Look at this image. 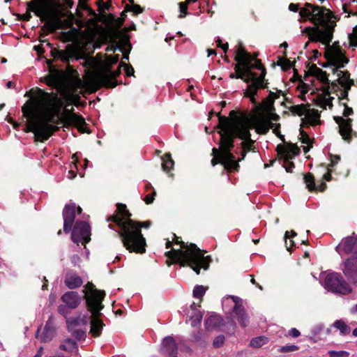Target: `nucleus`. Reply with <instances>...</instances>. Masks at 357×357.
I'll list each match as a JSON object with an SVG mask.
<instances>
[{"instance_id":"f257e3e1","label":"nucleus","mask_w":357,"mask_h":357,"mask_svg":"<svg viewBox=\"0 0 357 357\" xmlns=\"http://www.w3.org/2000/svg\"><path fill=\"white\" fill-rule=\"evenodd\" d=\"M23 115L27 119L26 132L34 133L37 141L43 142L47 140L59 129V122L64 125H74L82 132L85 120L81 116L65 109L59 117L53 111V97L50 93L38 89L31 100L22 107Z\"/></svg>"},{"instance_id":"f03ea898","label":"nucleus","mask_w":357,"mask_h":357,"mask_svg":"<svg viewBox=\"0 0 357 357\" xmlns=\"http://www.w3.org/2000/svg\"><path fill=\"white\" fill-rule=\"evenodd\" d=\"M289 9L293 12L299 10V15L303 19H309L315 25L312 28H307L306 33L310 41L320 42L326 45V56L328 59L340 63L347 62L346 59H340L342 53L335 45H331L336 22L332 13L324 8L305 3L304 7L300 8L298 4L290 3Z\"/></svg>"},{"instance_id":"7ed1b4c3","label":"nucleus","mask_w":357,"mask_h":357,"mask_svg":"<svg viewBox=\"0 0 357 357\" xmlns=\"http://www.w3.org/2000/svg\"><path fill=\"white\" fill-rule=\"evenodd\" d=\"M130 217L131 214L127 210L126 206L118 204L117 214L109 216L107 221L115 223L121 229L119 234L123 246L128 250L142 254L146 251V239Z\"/></svg>"},{"instance_id":"20e7f679","label":"nucleus","mask_w":357,"mask_h":357,"mask_svg":"<svg viewBox=\"0 0 357 357\" xmlns=\"http://www.w3.org/2000/svg\"><path fill=\"white\" fill-rule=\"evenodd\" d=\"M231 119L219 116L218 128L222 130L224 136L228 137L232 142V149L234 146V139L239 138L242 149L246 151L254 149L255 141L251 139L250 130L253 128L252 119L249 114L236 115L234 110L230 112Z\"/></svg>"},{"instance_id":"39448f33","label":"nucleus","mask_w":357,"mask_h":357,"mask_svg":"<svg viewBox=\"0 0 357 357\" xmlns=\"http://www.w3.org/2000/svg\"><path fill=\"white\" fill-rule=\"evenodd\" d=\"M176 243L181 244V246L185 250H172L165 253V255L178 262L181 266H190L197 274L199 273L200 269H208L210 261L208 257H204L202 250H201L195 244L190 243L185 245L182 241H179L178 238Z\"/></svg>"},{"instance_id":"423d86ee","label":"nucleus","mask_w":357,"mask_h":357,"mask_svg":"<svg viewBox=\"0 0 357 357\" xmlns=\"http://www.w3.org/2000/svg\"><path fill=\"white\" fill-rule=\"evenodd\" d=\"M83 292L86 306L91 313L90 333L93 337H97L101 335L105 326L99 317L100 311L103 308L102 302L105 298V292L98 290L92 282H88L85 285Z\"/></svg>"},{"instance_id":"0eeeda50","label":"nucleus","mask_w":357,"mask_h":357,"mask_svg":"<svg viewBox=\"0 0 357 357\" xmlns=\"http://www.w3.org/2000/svg\"><path fill=\"white\" fill-rule=\"evenodd\" d=\"M235 61L238 64H241V73L244 76L242 78L245 82L249 84L247 89L245 91V96L250 98L253 103H256L255 96L257 94L259 89H265L267 87V83H265L266 73L264 70L261 75L257 77L255 73L252 71V66L250 60L245 57L240 56L237 58V54L235 56Z\"/></svg>"},{"instance_id":"6e6552de","label":"nucleus","mask_w":357,"mask_h":357,"mask_svg":"<svg viewBox=\"0 0 357 357\" xmlns=\"http://www.w3.org/2000/svg\"><path fill=\"white\" fill-rule=\"evenodd\" d=\"M218 134L220 136L219 149L215 147L212 149V155H213L211 160L212 166L214 167L220 163L225 169L229 171H238L239 165L236 161L234 155L231 153V140L228 137L224 136L221 129L218 131Z\"/></svg>"},{"instance_id":"1a4fd4ad","label":"nucleus","mask_w":357,"mask_h":357,"mask_svg":"<svg viewBox=\"0 0 357 357\" xmlns=\"http://www.w3.org/2000/svg\"><path fill=\"white\" fill-rule=\"evenodd\" d=\"M30 11H33L37 16L40 17L42 19L48 17V20L43 26V30H45L47 32H54L56 29H60L62 26V20L60 17L56 16H49L45 9L40 5L36 4L31 1L28 3V11L20 15L22 20L24 21H29L31 18Z\"/></svg>"},{"instance_id":"9d476101","label":"nucleus","mask_w":357,"mask_h":357,"mask_svg":"<svg viewBox=\"0 0 357 357\" xmlns=\"http://www.w3.org/2000/svg\"><path fill=\"white\" fill-rule=\"evenodd\" d=\"M104 23L108 26L109 35L112 45L107 48V51L115 52L116 50L122 51L121 45L116 41L117 39L123 38L128 31L127 28L121 30L120 28L123 25L124 18H115L112 14L105 16Z\"/></svg>"},{"instance_id":"9b49d317","label":"nucleus","mask_w":357,"mask_h":357,"mask_svg":"<svg viewBox=\"0 0 357 357\" xmlns=\"http://www.w3.org/2000/svg\"><path fill=\"white\" fill-rule=\"evenodd\" d=\"M121 66L115 71H112L110 66H106L103 70L98 71L88 81L89 86L96 91L101 86L114 88L116 85L115 78L121 73Z\"/></svg>"},{"instance_id":"f8f14e48","label":"nucleus","mask_w":357,"mask_h":357,"mask_svg":"<svg viewBox=\"0 0 357 357\" xmlns=\"http://www.w3.org/2000/svg\"><path fill=\"white\" fill-rule=\"evenodd\" d=\"M324 287L328 291L343 296L353 291L350 284L337 273L328 274L325 278Z\"/></svg>"},{"instance_id":"ddd939ff","label":"nucleus","mask_w":357,"mask_h":357,"mask_svg":"<svg viewBox=\"0 0 357 357\" xmlns=\"http://www.w3.org/2000/svg\"><path fill=\"white\" fill-rule=\"evenodd\" d=\"M332 45H335L336 47H337L341 53L342 56L340 57V59H346L347 62H340V63H335V62H333L330 59H328L326 56V52H324V56L326 59L328 60V61L333 66L335 67V73H337V76L338 77L337 80L339 82V84L344 87V90L342 91V95L344 97L347 96L348 94V90L350 89L351 86L354 84V81L350 79L349 77V73L347 71H342L338 70V68H343L348 62L349 59L345 56V52L343 50L341 47L338 45L337 42L334 43Z\"/></svg>"},{"instance_id":"4468645a","label":"nucleus","mask_w":357,"mask_h":357,"mask_svg":"<svg viewBox=\"0 0 357 357\" xmlns=\"http://www.w3.org/2000/svg\"><path fill=\"white\" fill-rule=\"evenodd\" d=\"M91 228L88 223L86 222L80 221L77 222L72 231L71 238L72 241L79 245L86 244L91 240Z\"/></svg>"},{"instance_id":"2eb2a0df","label":"nucleus","mask_w":357,"mask_h":357,"mask_svg":"<svg viewBox=\"0 0 357 357\" xmlns=\"http://www.w3.org/2000/svg\"><path fill=\"white\" fill-rule=\"evenodd\" d=\"M64 305H60L58 311L63 315L68 314V309L77 308L82 301V296L77 291H67L61 296Z\"/></svg>"},{"instance_id":"dca6fc26","label":"nucleus","mask_w":357,"mask_h":357,"mask_svg":"<svg viewBox=\"0 0 357 357\" xmlns=\"http://www.w3.org/2000/svg\"><path fill=\"white\" fill-rule=\"evenodd\" d=\"M342 272L351 284H357V257H349L344 262Z\"/></svg>"},{"instance_id":"f3484780","label":"nucleus","mask_w":357,"mask_h":357,"mask_svg":"<svg viewBox=\"0 0 357 357\" xmlns=\"http://www.w3.org/2000/svg\"><path fill=\"white\" fill-rule=\"evenodd\" d=\"M46 83L56 88H61L66 82V75L63 70L50 68L49 74L45 77Z\"/></svg>"},{"instance_id":"a211bd4d","label":"nucleus","mask_w":357,"mask_h":357,"mask_svg":"<svg viewBox=\"0 0 357 357\" xmlns=\"http://www.w3.org/2000/svg\"><path fill=\"white\" fill-rule=\"evenodd\" d=\"M335 120L339 126V132L342 139L347 142H350L352 136H356V133L353 131L351 128L352 120L351 119H344L340 116L335 117Z\"/></svg>"},{"instance_id":"6ab92c4d","label":"nucleus","mask_w":357,"mask_h":357,"mask_svg":"<svg viewBox=\"0 0 357 357\" xmlns=\"http://www.w3.org/2000/svg\"><path fill=\"white\" fill-rule=\"evenodd\" d=\"M231 298L234 303L233 307L234 316L238 319L242 327H246L249 324V318L241 303V299L234 296H231Z\"/></svg>"},{"instance_id":"aec40b11","label":"nucleus","mask_w":357,"mask_h":357,"mask_svg":"<svg viewBox=\"0 0 357 357\" xmlns=\"http://www.w3.org/2000/svg\"><path fill=\"white\" fill-rule=\"evenodd\" d=\"M76 205L69 204L65 206L63 210V231L69 233L72 229L75 218Z\"/></svg>"},{"instance_id":"412c9836","label":"nucleus","mask_w":357,"mask_h":357,"mask_svg":"<svg viewBox=\"0 0 357 357\" xmlns=\"http://www.w3.org/2000/svg\"><path fill=\"white\" fill-rule=\"evenodd\" d=\"M277 151L279 154L282 155L283 158L287 160H291L300 153L298 146L292 143H288L285 146L278 145L277 146Z\"/></svg>"},{"instance_id":"4be33fe9","label":"nucleus","mask_w":357,"mask_h":357,"mask_svg":"<svg viewBox=\"0 0 357 357\" xmlns=\"http://www.w3.org/2000/svg\"><path fill=\"white\" fill-rule=\"evenodd\" d=\"M338 89V85L335 82H332L331 86H327L324 89V96L319 99V106L323 109H326L327 106L331 107L333 106L332 100L333 98L331 97V93L333 91H336Z\"/></svg>"},{"instance_id":"5701e85b","label":"nucleus","mask_w":357,"mask_h":357,"mask_svg":"<svg viewBox=\"0 0 357 357\" xmlns=\"http://www.w3.org/2000/svg\"><path fill=\"white\" fill-rule=\"evenodd\" d=\"M341 248L346 253H353L357 257V237L351 236L344 238L336 249L339 250Z\"/></svg>"},{"instance_id":"b1692460","label":"nucleus","mask_w":357,"mask_h":357,"mask_svg":"<svg viewBox=\"0 0 357 357\" xmlns=\"http://www.w3.org/2000/svg\"><path fill=\"white\" fill-rule=\"evenodd\" d=\"M257 54H255L254 56H252L249 53H248L242 47H240L237 50V58L239 59L240 56H242L243 58L245 57L250 60L252 68H257L259 70H261V72L264 71V70L266 71L265 68L263 66L261 60L257 59Z\"/></svg>"},{"instance_id":"393cba45","label":"nucleus","mask_w":357,"mask_h":357,"mask_svg":"<svg viewBox=\"0 0 357 357\" xmlns=\"http://www.w3.org/2000/svg\"><path fill=\"white\" fill-rule=\"evenodd\" d=\"M59 59L65 62H69L70 59H79V50L73 45H68L64 50H61Z\"/></svg>"},{"instance_id":"a878e982","label":"nucleus","mask_w":357,"mask_h":357,"mask_svg":"<svg viewBox=\"0 0 357 357\" xmlns=\"http://www.w3.org/2000/svg\"><path fill=\"white\" fill-rule=\"evenodd\" d=\"M162 347L164 351L170 357L177 355L178 347L175 340L172 337H167L163 340Z\"/></svg>"},{"instance_id":"bb28decb","label":"nucleus","mask_w":357,"mask_h":357,"mask_svg":"<svg viewBox=\"0 0 357 357\" xmlns=\"http://www.w3.org/2000/svg\"><path fill=\"white\" fill-rule=\"evenodd\" d=\"M65 284L70 289H76L83 284L82 279L77 274L69 273L66 275Z\"/></svg>"},{"instance_id":"cd10ccee","label":"nucleus","mask_w":357,"mask_h":357,"mask_svg":"<svg viewBox=\"0 0 357 357\" xmlns=\"http://www.w3.org/2000/svg\"><path fill=\"white\" fill-rule=\"evenodd\" d=\"M222 324V319L220 316L215 314L208 317L205 321V327L207 330L219 328Z\"/></svg>"},{"instance_id":"c85d7f7f","label":"nucleus","mask_w":357,"mask_h":357,"mask_svg":"<svg viewBox=\"0 0 357 357\" xmlns=\"http://www.w3.org/2000/svg\"><path fill=\"white\" fill-rule=\"evenodd\" d=\"M54 335V328L51 325V323L47 321L44 328L43 334L41 335V340L44 342H50L53 338Z\"/></svg>"},{"instance_id":"c756f323","label":"nucleus","mask_w":357,"mask_h":357,"mask_svg":"<svg viewBox=\"0 0 357 357\" xmlns=\"http://www.w3.org/2000/svg\"><path fill=\"white\" fill-rule=\"evenodd\" d=\"M59 348L66 352L72 353L77 350V344L75 340L66 339L61 344Z\"/></svg>"},{"instance_id":"7c9ffc66","label":"nucleus","mask_w":357,"mask_h":357,"mask_svg":"<svg viewBox=\"0 0 357 357\" xmlns=\"http://www.w3.org/2000/svg\"><path fill=\"white\" fill-rule=\"evenodd\" d=\"M312 75L317 77V79L321 81L324 84H328L329 80L328 75L326 72L323 71L321 68L314 66L312 68Z\"/></svg>"},{"instance_id":"2f4dec72","label":"nucleus","mask_w":357,"mask_h":357,"mask_svg":"<svg viewBox=\"0 0 357 357\" xmlns=\"http://www.w3.org/2000/svg\"><path fill=\"white\" fill-rule=\"evenodd\" d=\"M333 326L340 331L343 335H349L351 332V328L342 320H337Z\"/></svg>"},{"instance_id":"473e14b6","label":"nucleus","mask_w":357,"mask_h":357,"mask_svg":"<svg viewBox=\"0 0 357 357\" xmlns=\"http://www.w3.org/2000/svg\"><path fill=\"white\" fill-rule=\"evenodd\" d=\"M289 111L294 115L302 116L303 115L306 116L307 109L305 105L301 104L290 107Z\"/></svg>"},{"instance_id":"72a5a7b5","label":"nucleus","mask_w":357,"mask_h":357,"mask_svg":"<svg viewBox=\"0 0 357 357\" xmlns=\"http://www.w3.org/2000/svg\"><path fill=\"white\" fill-rule=\"evenodd\" d=\"M319 117L320 115L317 110L312 109L310 111L307 109V114L304 119H302V121H304L305 119L306 118L310 124L314 125L317 123Z\"/></svg>"},{"instance_id":"f704fd0d","label":"nucleus","mask_w":357,"mask_h":357,"mask_svg":"<svg viewBox=\"0 0 357 357\" xmlns=\"http://www.w3.org/2000/svg\"><path fill=\"white\" fill-rule=\"evenodd\" d=\"M252 122H253V127L256 124V126H257V131L259 133L266 134L270 129V125L268 123H271L270 121L261 120L256 123H255L253 121H252Z\"/></svg>"},{"instance_id":"c9c22d12","label":"nucleus","mask_w":357,"mask_h":357,"mask_svg":"<svg viewBox=\"0 0 357 357\" xmlns=\"http://www.w3.org/2000/svg\"><path fill=\"white\" fill-rule=\"evenodd\" d=\"M268 342V338L264 336H259L252 338L250 342V346L255 348H259Z\"/></svg>"},{"instance_id":"e433bc0d","label":"nucleus","mask_w":357,"mask_h":357,"mask_svg":"<svg viewBox=\"0 0 357 357\" xmlns=\"http://www.w3.org/2000/svg\"><path fill=\"white\" fill-rule=\"evenodd\" d=\"M162 161V166L165 171H169L173 167L174 162L169 153L165 154Z\"/></svg>"},{"instance_id":"4c0bfd02","label":"nucleus","mask_w":357,"mask_h":357,"mask_svg":"<svg viewBox=\"0 0 357 357\" xmlns=\"http://www.w3.org/2000/svg\"><path fill=\"white\" fill-rule=\"evenodd\" d=\"M281 93L282 91L278 90H276V92L270 91L269 96L266 100L268 102V105L266 106L267 109L271 110L275 99L278 98Z\"/></svg>"},{"instance_id":"58836bf2","label":"nucleus","mask_w":357,"mask_h":357,"mask_svg":"<svg viewBox=\"0 0 357 357\" xmlns=\"http://www.w3.org/2000/svg\"><path fill=\"white\" fill-rule=\"evenodd\" d=\"M206 290L207 287L202 285H197L193 289V296L196 298H199L201 301Z\"/></svg>"},{"instance_id":"ea45409f","label":"nucleus","mask_w":357,"mask_h":357,"mask_svg":"<svg viewBox=\"0 0 357 357\" xmlns=\"http://www.w3.org/2000/svg\"><path fill=\"white\" fill-rule=\"evenodd\" d=\"M303 178L309 190L312 191L315 189L314 176L312 174L307 173V174H305Z\"/></svg>"},{"instance_id":"a19ab883","label":"nucleus","mask_w":357,"mask_h":357,"mask_svg":"<svg viewBox=\"0 0 357 357\" xmlns=\"http://www.w3.org/2000/svg\"><path fill=\"white\" fill-rule=\"evenodd\" d=\"M296 236V233L294 231H286L285 233V235H284V238H285V244H286V246H287V250H290V248L292 247L294 244V241L292 240H289V246H288V242H287V238H291L292 237H294Z\"/></svg>"},{"instance_id":"79ce46f5","label":"nucleus","mask_w":357,"mask_h":357,"mask_svg":"<svg viewBox=\"0 0 357 357\" xmlns=\"http://www.w3.org/2000/svg\"><path fill=\"white\" fill-rule=\"evenodd\" d=\"M349 44L352 47H357V26L354 28L353 33L349 36Z\"/></svg>"},{"instance_id":"37998d69","label":"nucleus","mask_w":357,"mask_h":357,"mask_svg":"<svg viewBox=\"0 0 357 357\" xmlns=\"http://www.w3.org/2000/svg\"><path fill=\"white\" fill-rule=\"evenodd\" d=\"M328 354L330 357H348L349 353L346 351H329Z\"/></svg>"},{"instance_id":"c03bdc74","label":"nucleus","mask_w":357,"mask_h":357,"mask_svg":"<svg viewBox=\"0 0 357 357\" xmlns=\"http://www.w3.org/2000/svg\"><path fill=\"white\" fill-rule=\"evenodd\" d=\"M126 10L128 11L132 12L135 15L141 13L143 11V9L140 7V6H139L137 4H132V5L127 4Z\"/></svg>"},{"instance_id":"a18cd8bd","label":"nucleus","mask_w":357,"mask_h":357,"mask_svg":"<svg viewBox=\"0 0 357 357\" xmlns=\"http://www.w3.org/2000/svg\"><path fill=\"white\" fill-rule=\"evenodd\" d=\"M188 5V4L185 1L180 2L178 3L179 11H180V15H179L178 17L182 18L188 15V12H187Z\"/></svg>"},{"instance_id":"49530a36","label":"nucleus","mask_w":357,"mask_h":357,"mask_svg":"<svg viewBox=\"0 0 357 357\" xmlns=\"http://www.w3.org/2000/svg\"><path fill=\"white\" fill-rule=\"evenodd\" d=\"M269 125H270V128H272L273 129V132L280 138V139L282 141V142H284V135H281L280 134V125L278 123V124H276V125H274L273 123H268Z\"/></svg>"},{"instance_id":"de8ad7c7","label":"nucleus","mask_w":357,"mask_h":357,"mask_svg":"<svg viewBox=\"0 0 357 357\" xmlns=\"http://www.w3.org/2000/svg\"><path fill=\"white\" fill-rule=\"evenodd\" d=\"M202 319V315L199 312H195V314L190 317L192 320L191 325L193 326H197L201 323Z\"/></svg>"},{"instance_id":"09e8293b","label":"nucleus","mask_w":357,"mask_h":357,"mask_svg":"<svg viewBox=\"0 0 357 357\" xmlns=\"http://www.w3.org/2000/svg\"><path fill=\"white\" fill-rule=\"evenodd\" d=\"M231 79H241L244 78V76L241 73V64L238 63L235 66V73L230 75Z\"/></svg>"},{"instance_id":"8fccbe9b","label":"nucleus","mask_w":357,"mask_h":357,"mask_svg":"<svg viewBox=\"0 0 357 357\" xmlns=\"http://www.w3.org/2000/svg\"><path fill=\"white\" fill-rule=\"evenodd\" d=\"M284 167L287 172H291L294 167V163L284 158Z\"/></svg>"},{"instance_id":"3c124183","label":"nucleus","mask_w":357,"mask_h":357,"mask_svg":"<svg viewBox=\"0 0 357 357\" xmlns=\"http://www.w3.org/2000/svg\"><path fill=\"white\" fill-rule=\"evenodd\" d=\"M225 341L224 335H219L215 338L213 340V345L215 347H220L222 345Z\"/></svg>"},{"instance_id":"603ef678","label":"nucleus","mask_w":357,"mask_h":357,"mask_svg":"<svg viewBox=\"0 0 357 357\" xmlns=\"http://www.w3.org/2000/svg\"><path fill=\"white\" fill-rule=\"evenodd\" d=\"M73 335L77 340H82V339H84V337L86 336V333L84 331L79 329V330H76L73 332Z\"/></svg>"},{"instance_id":"864d4df0","label":"nucleus","mask_w":357,"mask_h":357,"mask_svg":"<svg viewBox=\"0 0 357 357\" xmlns=\"http://www.w3.org/2000/svg\"><path fill=\"white\" fill-rule=\"evenodd\" d=\"M119 61V55H116L114 56H108L107 59V62L108 63V66H110L112 65V64H114L116 63H117Z\"/></svg>"},{"instance_id":"5fc2aeb1","label":"nucleus","mask_w":357,"mask_h":357,"mask_svg":"<svg viewBox=\"0 0 357 357\" xmlns=\"http://www.w3.org/2000/svg\"><path fill=\"white\" fill-rule=\"evenodd\" d=\"M301 142L303 144H306L309 145L310 139L308 135L303 130L301 131Z\"/></svg>"},{"instance_id":"6e6d98bb","label":"nucleus","mask_w":357,"mask_h":357,"mask_svg":"<svg viewBox=\"0 0 357 357\" xmlns=\"http://www.w3.org/2000/svg\"><path fill=\"white\" fill-rule=\"evenodd\" d=\"M156 195V192L155 190H153L152 195H147L145 198H144V202H146V204H150L151 203H153V200H154V196Z\"/></svg>"},{"instance_id":"4d7b16f0","label":"nucleus","mask_w":357,"mask_h":357,"mask_svg":"<svg viewBox=\"0 0 357 357\" xmlns=\"http://www.w3.org/2000/svg\"><path fill=\"white\" fill-rule=\"evenodd\" d=\"M135 224L136 227L139 228V231H141L142 227L149 228L151 225V222L149 221L144 222H139L135 221ZM140 232L142 233V231H140Z\"/></svg>"},{"instance_id":"13d9d810","label":"nucleus","mask_w":357,"mask_h":357,"mask_svg":"<svg viewBox=\"0 0 357 357\" xmlns=\"http://www.w3.org/2000/svg\"><path fill=\"white\" fill-rule=\"evenodd\" d=\"M55 98H56V97L53 98V111L54 112L55 115L56 116H58L60 113L61 108L62 107V103L60 102L58 105H55V104H54Z\"/></svg>"},{"instance_id":"bf43d9fd","label":"nucleus","mask_w":357,"mask_h":357,"mask_svg":"<svg viewBox=\"0 0 357 357\" xmlns=\"http://www.w3.org/2000/svg\"><path fill=\"white\" fill-rule=\"evenodd\" d=\"M297 349H298V347L295 345L284 346V347H281L280 351L282 352L294 351H296Z\"/></svg>"},{"instance_id":"052dcab7","label":"nucleus","mask_w":357,"mask_h":357,"mask_svg":"<svg viewBox=\"0 0 357 357\" xmlns=\"http://www.w3.org/2000/svg\"><path fill=\"white\" fill-rule=\"evenodd\" d=\"M121 66H124L125 71L128 76L132 75L134 73V69L131 66L125 65L123 63H121Z\"/></svg>"},{"instance_id":"680f3d73","label":"nucleus","mask_w":357,"mask_h":357,"mask_svg":"<svg viewBox=\"0 0 357 357\" xmlns=\"http://www.w3.org/2000/svg\"><path fill=\"white\" fill-rule=\"evenodd\" d=\"M284 63H279L278 65L282 67V68L284 70H288L291 68V63L290 61L286 59L285 61H283Z\"/></svg>"},{"instance_id":"e2e57ef3","label":"nucleus","mask_w":357,"mask_h":357,"mask_svg":"<svg viewBox=\"0 0 357 357\" xmlns=\"http://www.w3.org/2000/svg\"><path fill=\"white\" fill-rule=\"evenodd\" d=\"M98 6L100 11H103L105 10H108L109 5L107 3H104L102 1H98Z\"/></svg>"},{"instance_id":"0e129e2a","label":"nucleus","mask_w":357,"mask_h":357,"mask_svg":"<svg viewBox=\"0 0 357 357\" xmlns=\"http://www.w3.org/2000/svg\"><path fill=\"white\" fill-rule=\"evenodd\" d=\"M353 114V109L351 107H349L347 105H345L343 115L344 116H349Z\"/></svg>"},{"instance_id":"69168bd1","label":"nucleus","mask_w":357,"mask_h":357,"mask_svg":"<svg viewBox=\"0 0 357 357\" xmlns=\"http://www.w3.org/2000/svg\"><path fill=\"white\" fill-rule=\"evenodd\" d=\"M331 163L329 165L330 167L333 166L335 164L337 163L338 161L340 160V157L339 155H331Z\"/></svg>"},{"instance_id":"338daca9","label":"nucleus","mask_w":357,"mask_h":357,"mask_svg":"<svg viewBox=\"0 0 357 357\" xmlns=\"http://www.w3.org/2000/svg\"><path fill=\"white\" fill-rule=\"evenodd\" d=\"M289 334L293 337H297L301 335L300 332L296 328H294L290 330Z\"/></svg>"},{"instance_id":"774afa93","label":"nucleus","mask_w":357,"mask_h":357,"mask_svg":"<svg viewBox=\"0 0 357 357\" xmlns=\"http://www.w3.org/2000/svg\"><path fill=\"white\" fill-rule=\"evenodd\" d=\"M52 55L54 57V58H58L59 59V56H60V54H59V52H61V50H57V49H53L52 50Z\"/></svg>"}]
</instances>
